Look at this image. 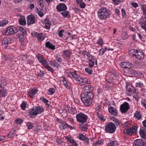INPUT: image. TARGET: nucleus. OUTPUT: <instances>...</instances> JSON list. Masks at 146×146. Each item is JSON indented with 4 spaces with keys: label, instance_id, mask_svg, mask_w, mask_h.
<instances>
[{
    "label": "nucleus",
    "instance_id": "1",
    "mask_svg": "<svg viewBox=\"0 0 146 146\" xmlns=\"http://www.w3.org/2000/svg\"><path fill=\"white\" fill-rule=\"evenodd\" d=\"M110 11L104 7L101 8L97 13L98 18L101 20H105L110 17Z\"/></svg>",
    "mask_w": 146,
    "mask_h": 146
},
{
    "label": "nucleus",
    "instance_id": "2",
    "mask_svg": "<svg viewBox=\"0 0 146 146\" xmlns=\"http://www.w3.org/2000/svg\"><path fill=\"white\" fill-rule=\"evenodd\" d=\"M81 100L83 103L86 106H90L92 103V99L94 97L92 93L81 94L80 95Z\"/></svg>",
    "mask_w": 146,
    "mask_h": 146
},
{
    "label": "nucleus",
    "instance_id": "3",
    "mask_svg": "<svg viewBox=\"0 0 146 146\" xmlns=\"http://www.w3.org/2000/svg\"><path fill=\"white\" fill-rule=\"evenodd\" d=\"M43 110V109L40 106L33 107V108L29 110L30 117L32 118L33 116L41 113Z\"/></svg>",
    "mask_w": 146,
    "mask_h": 146
},
{
    "label": "nucleus",
    "instance_id": "4",
    "mask_svg": "<svg viewBox=\"0 0 146 146\" xmlns=\"http://www.w3.org/2000/svg\"><path fill=\"white\" fill-rule=\"evenodd\" d=\"M76 119L78 122L84 123L87 121L88 116L80 112L76 114Z\"/></svg>",
    "mask_w": 146,
    "mask_h": 146
},
{
    "label": "nucleus",
    "instance_id": "5",
    "mask_svg": "<svg viewBox=\"0 0 146 146\" xmlns=\"http://www.w3.org/2000/svg\"><path fill=\"white\" fill-rule=\"evenodd\" d=\"M116 129V126L113 123H109L105 126V131L107 133H112L115 131Z\"/></svg>",
    "mask_w": 146,
    "mask_h": 146
},
{
    "label": "nucleus",
    "instance_id": "6",
    "mask_svg": "<svg viewBox=\"0 0 146 146\" xmlns=\"http://www.w3.org/2000/svg\"><path fill=\"white\" fill-rule=\"evenodd\" d=\"M137 127L135 126H133L132 127L127 129H125L124 132L125 133L129 135H131L133 133H136Z\"/></svg>",
    "mask_w": 146,
    "mask_h": 146
},
{
    "label": "nucleus",
    "instance_id": "7",
    "mask_svg": "<svg viewBox=\"0 0 146 146\" xmlns=\"http://www.w3.org/2000/svg\"><path fill=\"white\" fill-rule=\"evenodd\" d=\"M129 108V104L126 102L124 103L120 106V110L122 113H125Z\"/></svg>",
    "mask_w": 146,
    "mask_h": 146
},
{
    "label": "nucleus",
    "instance_id": "8",
    "mask_svg": "<svg viewBox=\"0 0 146 146\" xmlns=\"http://www.w3.org/2000/svg\"><path fill=\"white\" fill-rule=\"evenodd\" d=\"M27 24L28 25L35 23V17L33 15L28 16L27 17Z\"/></svg>",
    "mask_w": 146,
    "mask_h": 146
},
{
    "label": "nucleus",
    "instance_id": "9",
    "mask_svg": "<svg viewBox=\"0 0 146 146\" xmlns=\"http://www.w3.org/2000/svg\"><path fill=\"white\" fill-rule=\"evenodd\" d=\"M94 87L90 85H86L83 88L84 93L82 94H86L89 93H92L94 90Z\"/></svg>",
    "mask_w": 146,
    "mask_h": 146
},
{
    "label": "nucleus",
    "instance_id": "10",
    "mask_svg": "<svg viewBox=\"0 0 146 146\" xmlns=\"http://www.w3.org/2000/svg\"><path fill=\"white\" fill-rule=\"evenodd\" d=\"M126 88L127 92H128L129 93H131L132 94L135 93L136 90L130 84L127 83L126 84Z\"/></svg>",
    "mask_w": 146,
    "mask_h": 146
},
{
    "label": "nucleus",
    "instance_id": "11",
    "mask_svg": "<svg viewBox=\"0 0 146 146\" xmlns=\"http://www.w3.org/2000/svg\"><path fill=\"white\" fill-rule=\"evenodd\" d=\"M120 65L121 67L125 68H129L133 66V65L131 63L127 62H122L120 63Z\"/></svg>",
    "mask_w": 146,
    "mask_h": 146
},
{
    "label": "nucleus",
    "instance_id": "12",
    "mask_svg": "<svg viewBox=\"0 0 146 146\" xmlns=\"http://www.w3.org/2000/svg\"><path fill=\"white\" fill-rule=\"evenodd\" d=\"M132 55L133 56H135L137 59L139 60H142L144 58V57L143 52H138V51L136 54L132 53Z\"/></svg>",
    "mask_w": 146,
    "mask_h": 146
},
{
    "label": "nucleus",
    "instance_id": "13",
    "mask_svg": "<svg viewBox=\"0 0 146 146\" xmlns=\"http://www.w3.org/2000/svg\"><path fill=\"white\" fill-rule=\"evenodd\" d=\"M56 9L58 11H65L67 9L66 5L63 3H60L56 7Z\"/></svg>",
    "mask_w": 146,
    "mask_h": 146
},
{
    "label": "nucleus",
    "instance_id": "14",
    "mask_svg": "<svg viewBox=\"0 0 146 146\" xmlns=\"http://www.w3.org/2000/svg\"><path fill=\"white\" fill-rule=\"evenodd\" d=\"M38 92V90L36 88H31L28 92L29 96L31 98H33L34 96Z\"/></svg>",
    "mask_w": 146,
    "mask_h": 146
},
{
    "label": "nucleus",
    "instance_id": "15",
    "mask_svg": "<svg viewBox=\"0 0 146 146\" xmlns=\"http://www.w3.org/2000/svg\"><path fill=\"white\" fill-rule=\"evenodd\" d=\"M109 112L111 114L117 116V111L116 109L113 107L111 106L108 108Z\"/></svg>",
    "mask_w": 146,
    "mask_h": 146
},
{
    "label": "nucleus",
    "instance_id": "16",
    "mask_svg": "<svg viewBox=\"0 0 146 146\" xmlns=\"http://www.w3.org/2000/svg\"><path fill=\"white\" fill-rule=\"evenodd\" d=\"M9 43V38L8 37H6L4 38L2 41L3 47L4 48H7Z\"/></svg>",
    "mask_w": 146,
    "mask_h": 146
},
{
    "label": "nucleus",
    "instance_id": "17",
    "mask_svg": "<svg viewBox=\"0 0 146 146\" xmlns=\"http://www.w3.org/2000/svg\"><path fill=\"white\" fill-rule=\"evenodd\" d=\"M139 133L140 136L143 139L146 138V131L145 128L143 127H141L139 131Z\"/></svg>",
    "mask_w": 146,
    "mask_h": 146
},
{
    "label": "nucleus",
    "instance_id": "18",
    "mask_svg": "<svg viewBox=\"0 0 146 146\" xmlns=\"http://www.w3.org/2000/svg\"><path fill=\"white\" fill-rule=\"evenodd\" d=\"M88 82V79L86 78H80L76 82L80 86H83L86 84Z\"/></svg>",
    "mask_w": 146,
    "mask_h": 146
},
{
    "label": "nucleus",
    "instance_id": "19",
    "mask_svg": "<svg viewBox=\"0 0 146 146\" xmlns=\"http://www.w3.org/2000/svg\"><path fill=\"white\" fill-rule=\"evenodd\" d=\"M134 146H143L144 142L143 140L137 139L135 140L133 144Z\"/></svg>",
    "mask_w": 146,
    "mask_h": 146
},
{
    "label": "nucleus",
    "instance_id": "20",
    "mask_svg": "<svg viewBox=\"0 0 146 146\" xmlns=\"http://www.w3.org/2000/svg\"><path fill=\"white\" fill-rule=\"evenodd\" d=\"M103 143L104 140L102 139H99L96 141H93V144L95 146H98L99 145H102Z\"/></svg>",
    "mask_w": 146,
    "mask_h": 146
},
{
    "label": "nucleus",
    "instance_id": "21",
    "mask_svg": "<svg viewBox=\"0 0 146 146\" xmlns=\"http://www.w3.org/2000/svg\"><path fill=\"white\" fill-rule=\"evenodd\" d=\"M25 35V34H23V33H19L17 34V36L19 38L20 42H22L23 41Z\"/></svg>",
    "mask_w": 146,
    "mask_h": 146
},
{
    "label": "nucleus",
    "instance_id": "22",
    "mask_svg": "<svg viewBox=\"0 0 146 146\" xmlns=\"http://www.w3.org/2000/svg\"><path fill=\"white\" fill-rule=\"evenodd\" d=\"M44 23L45 24V28L47 29H50V23L49 19L47 18L45 19L44 21Z\"/></svg>",
    "mask_w": 146,
    "mask_h": 146
},
{
    "label": "nucleus",
    "instance_id": "23",
    "mask_svg": "<svg viewBox=\"0 0 146 146\" xmlns=\"http://www.w3.org/2000/svg\"><path fill=\"white\" fill-rule=\"evenodd\" d=\"M19 24L21 25H25L26 24V22L25 18L22 17L19 19Z\"/></svg>",
    "mask_w": 146,
    "mask_h": 146
},
{
    "label": "nucleus",
    "instance_id": "24",
    "mask_svg": "<svg viewBox=\"0 0 146 146\" xmlns=\"http://www.w3.org/2000/svg\"><path fill=\"white\" fill-rule=\"evenodd\" d=\"M17 31L16 28L13 26L10 27V35L16 33Z\"/></svg>",
    "mask_w": 146,
    "mask_h": 146
},
{
    "label": "nucleus",
    "instance_id": "25",
    "mask_svg": "<svg viewBox=\"0 0 146 146\" xmlns=\"http://www.w3.org/2000/svg\"><path fill=\"white\" fill-rule=\"evenodd\" d=\"M45 46L52 50H54L55 48V46L49 42H47L45 44Z\"/></svg>",
    "mask_w": 146,
    "mask_h": 146
},
{
    "label": "nucleus",
    "instance_id": "26",
    "mask_svg": "<svg viewBox=\"0 0 146 146\" xmlns=\"http://www.w3.org/2000/svg\"><path fill=\"white\" fill-rule=\"evenodd\" d=\"M139 23L141 25L142 29L146 31V21L141 20L139 22Z\"/></svg>",
    "mask_w": 146,
    "mask_h": 146
},
{
    "label": "nucleus",
    "instance_id": "27",
    "mask_svg": "<svg viewBox=\"0 0 146 146\" xmlns=\"http://www.w3.org/2000/svg\"><path fill=\"white\" fill-rule=\"evenodd\" d=\"M70 126L65 122H62L60 127L61 130H63L66 128H69Z\"/></svg>",
    "mask_w": 146,
    "mask_h": 146
},
{
    "label": "nucleus",
    "instance_id": "28",
    "mask_svg": "<svg viewBox=\"0 0 146 146\" xmlns=\"http://www.w3.org/2000/svg\"><path fill=\"white\" fill-rule=\"evenodd\" d=\"M71 75L74 78L76 82L81 78L79 75L76 74V71L74 73H71Z\"/></svg>",
    "mask_w": 146,
    "mask_h": 146
},
{
    "label": "nucleus",
    "instance_id": "29",
    "mask_svg": "<svg viewBox=\"0 0 146 146\" xmlns=\"http://www.w3.org/2000/svg\"><path fill=\"white\" fill-rule=\"evenodd\" d=\"M134 116L138 120L140 119L141 117V115L140 112L138 111H136L134 113Z\"/></svg>",
    "mask_w": 146,
    "mask_h": 146
},
{
    "label": "nucleus",
    "instance_id": "30",
    "mask_svg": "<svg viewBox=\"0 0 146 146\" xmlns=\"http://www.w3.org/2000/svg\"><path fill=\"white\" fill-rule=\"evenodd\" d=\"M63 53L66 56L68 57H70L72 54L71 52L68 50H64Z\"/></svg>",
    "mask_w": 146,
    "mask_h": 146
},
{
    "label": "nucleus",
    "instance_id": "31",
    "mask_svg": "<svg viewBox=\"0 0 146 146\" xmlns=\"http://www.w3.org/2000/svg\"><path fill=\"white\" fill-rule=\"evenodd\" d=\"M129 72L132 76H137V72L133 69L130 70Z\"/></svg>",
    "mask_w": 146,
    "mask_h": 146
},
{
    "label": "nucleus",
    "instance_id": "32",
    "mask_svg": "<svg viewBox=\"0 0 146 146\" xmlns=\"http://www.w3.org/2000/svg\"><path fill=\"white\" fill-rule=\"evenodd\" d=\"M88 61H95L96 64H97V60L96 58L94 56L91 55L89 57L88 59Z\"/></svg>",
    "mask_w": 146,
    "mask_h": 146
},
{
    "label": "nucleus",
    "instance_id": "33",
    "mask_svg": "<svg viewBox=\"0 0 146 146\" xmlns=\"http://www.w3.org/2000/svg\"><path fill=\"white\" fill-rule=\"evenodd\" d=\"M133 64L137 68H139L141 66L142 63L141 62L136 61L134 62Z\"/></svg>",
    "mask_w": 146,
    "mask_h": 146
},
{
    "label": "nucleus",
    "instance_id": "34",
    "mask_svg": "<svg viewBox=\"0 0 146 146\" xmlns=\"http://www.w3.org/2000/svg\"><path fill=\"white\" fill-rule=\"evenodd\" d=\"M118 145V142L116 141H110V143H108L107 146H117Z\"/></svg>",
    "mask_w": 146,
    "mask_h": 146
},
{
    "label": "nucleus",
    "instance_id": "35",
    "mask_svg": "<svg viewBox=\"0 0 146 146\" xmlns=\"http://www.w3.org/2000/svg\"><path fill=\"white\" fill-rule=\"evenodd\" d=\"M37 38L38 41L43 40L44 38V37L42 35L41 33L38 34L37 36Z\"/></svg>",
    "mask_w": 146,
    "mask_h": 146
},
{
    "label": "nucleus",
    "instance_id": "36",
    "mask_svg": "<svg viewBox=\"0 0 146 146\" xmlns=\"http://www.w3.org/2000/svg\"><path fill=\"white\" fill-rule=\"evenodd\" d=\"M121 37L123 39H127L128 37L127 34L125 32H123L121 35Z\"/></svg>",
    "mask_w": 146,
    "mask_h": 146
},
{
    "label": "nucleus",
    "instance_id": "37",
    "mask_svg": "<svg viewBox=\"0 0 146 146\" xmlns=\"http://www.w3.org/2000/svg\"><path fill=\"white\" fill-rule=\"evenodd\" d=\"M107 48L105 47L104 48H102L100 49L98 51L99 54L100 55H103L106 50Z\"/></svg>",
    "mask_w": 146,
    "mask_h": 146
},
{
    "label": "nucleus",
    "instance_id": "38",
    "mask_svg": "<svg viewBox=\"0 0 146 146\" xmlns=\"http://www.w3.org/2000/svg\"><path fill=\"white\" fill-rule=\"evenodd\" d=\"M6 95V92L5 90L3 89L0 90V97L5 96Z\"/></svg>",
    "mask_w": 146,
    "mask_h": 146
},
{
    "label": "nucleus",
    "instance_id": "39",
    "mask_svg": "<svg viewBox=\"0 0 146 146\" xmlns=\"http://www.w3.org/2000/svg\"><path fill=\"white\" fill-rule=\"evenodd\" d=\"M65 138L68 142H69L70 143H72V144H74L75 143H76L74 140L71 139L70 137L66 136Z\"/></svg>",
    "mask_w": 146,
    "mask_h": 146
},
{
    "label": "nucleus",
    "instance_id": "40",
    "mask_svg": "<svg viewBox=\"0 0 146 146\" xmlns=\"http://www.w3.org/2000/svg\"><path fill=\"white\" fill-rule=\"evenodd\" d=\"M36 56L40 62L45 59L40 54H38L36 55Z\"/></svg>",
    "mask_w": 146,
    "mask_h": 146
},
{
    "label": "nucleus",
    "instance_id": "41",
    "mask_svg": "<svg viewBox=\"0 0 146 146\" xmlns=\"http://www.w3.org/2000/svg\"><path fill=\"white\" fill-rule=\"evenodd\" d=\"M63 84L65 87L68 89H70V87L68 85L67 82L64 77L63 78Z\"/></svg>",
    "mask_w": 146,
    "mask_h": 146
},
{
    "label": "nucleus",
    "instance_id": "42",
    "mask_svg": "<svg viewBox=\"0 0 146 146\" xmlns=\"http://www.w3.org/2000/svg\"><path fill=\"white\" fill-rule=\"evenodd\" d=\"M4 111L1 110H0V120H3L4 119Z\"/></svg>",
    "mask_w": 146,
    "mask_h": 146
},
{
    "label": "nucleus",
    "instance_id": "43",
    "mask_svg": "<svg viewBox=\"0 0 146 146\" xmlns=\"http://www.w3.org/2000/svg\"><path fill=\"white\" fill-rule=\"evenodd\" d=\"M8 23L7 20H4L2 21H0V27H3L6 25Z\"/></svg>",
    "mask_w": 146,
    "mask_h": 146
},
{
    "label": "nucleus",
    "instance_id": "44",
    "mask_svg": "<svg viewBox=\"0 0 146 146\" xmlns=\"http://www.w3.org/2000/svg\"><path fill=\"white\" fill-rule=\"evenodd\" d=\"M6 85V83L4 80H1L0 81V87L1 88L4 87Z\"/></svg>",
    "mask_w": 146,
    "mask_h": 146
},
{
    "label": "nucleus",
    "instance_id": "45",
    "mask_svg": "<svg viewBox=\"0 0 146 146\" xmlns=\"http://www.w3.org/2000/svg\"><path fill=\"white\" fill-rule=\"evenodd\" d=\"M19 31L21 32V33H23V34H26L27 33V31L25 29H24V28L22 27H21L19 28Z\"/></svg>",
    "mask_w": 146,
    "mask_h": 146
},
{
    "label": "nucleus",
    "instance_id": "46",
    "mask_svg": "<svg viewBox=\"0 0 146 146\" xmlns=\"http://www.w3.org/2000/svg\"><path fill=\"white\" fill-rule=\"evenodd\" d=\"M27 102L25 101L23 102L22 104L21 105V109L23 110H25L27 105Z\"/></svg>",
    "mask_w": 146,
    "mask_h": 146
},
{
    "label": "nucleus",
    "instance_id": "47",
    "mask_svg": "<svg viewBox=\"0 0 146 146\" xmlns=\"http://www.w3.org/2000/svg\"><path fill=\"white\" fill-rule=\"evenodd\" d=\"M142 9L143 11V15L146 16V6L145 5H141Z\"/></svg>",
    "mask_w": 146,
    "mask_h": 146
},
{
    "label": "nucleus",
    "instance_id": "48",
    "mask_svg": "<svg viewBox=\"0 0 146 146\" xmlns=\"http://www.w3.org/2000/svg\"><path fill=\"white\" fill-rule=\"evenodd\" d=\"M79 139L81 140H84L86 137L83 135V134H80L78 136Z\"/></svg>",
    "mask_w": 146,
    "mask_h": 146
},
{
    "label": "nucleus",
    "instance_id": "49",
    "mask_svg": "<svg viewBox=\"0 0 146 146\" xmlns=\"http://www.w3.org/2000/svg\"><path fill=\"white\" fill-rule=\"evenodd\" d=\"M9 27H8L7 29L3 31V34L5 35H9V32H8V30H9Z\"/></svg>",
    "mask_w": 146,
    "mask_h": 146
},
{
    "label": "nucleus",
    "instance_id": "50",
    "mask_svg": "<svg viewBox=\"0 0 146 146\" xmlns=\"http://www.w3.org/2000/svg\"><path fill=\"white\" fill-rule=\"evenodd\" d=\"M64 11L61 13V14L64 17L68 16L69 15V12L67 11Z\"/></svg>",
    "mask_w": 146,
    "mask_h": 146
},
{
    "label": "nucleus",
    "instance_id": "51",
    "mask_svg": "<svg viewBox=\"0 0 146 146\" xmlns=\"http://www.w3.org/2000/svg\"><path fill=\"white\" fill-rule=\"evenodd\" d=\"M15 122L17 124H20L22 123L23 121L21 119L19 118L16 119Z\"/></svg>",
    "mask_w": 146,
    "mask_h": 146
},
{
    "label": "nucleus",
    "instance_id": "52",
    "mask_svg": "<svg viewBox=\"0 0 146 146\" xmlns=\"http://www.w3.org/2000/svg\"><path fill=\"white\" fill-rule=\"evenodd\" d=\"M82 54L87 57V59H88V57H90V56L91 55L88 52L85 51H83L82 52Z\"/></svg>",
    "mask_w": 146,
    "mask_h": 146
},
{
    "label": "nucleus",
    "instance_id": "53",
    "mask_svg": "<svg viewBox=\"0 0 146 146\" xmlns=\"http://www.w3.org/2000/svg\"><path fill=\"white\" fill-rule=\"evenodd\" d=\"M97 43L99 46H102L103 44V41L102 39L101 38H99L97 41Z\"/></svg>",
    "mask_w": 146,
    "mask_h": 146
},
{
    "label": "nucleus",
    "instance_id": "54",
    "mask_svg": "<svg viewBox=\"0 0 146 146\" xmlns=\"http://www.w3.org/2000/svg\"><path fill=\"white\" fill-rule=\"evenodd\" d=\"M38 0V3L40 5L42 8L44 7V2L42 0Z\"/></svg>",
    "mask_w": 146,
    "mask_h": 146
},
{
    "label": "nucleus",
    "instance_id": "55",
    "mask_svg": "<svg viewBox=\"0 0 146 146\" xmlns=\"http://www.w3.org/2000/svg\"><path fill=\"white\" fill-rule=\"evenodd\" d=\"M45 68L47 69L48 71H50L52 73H53L54 72V70L53 69L48 65Z\"/></svg>",
    "mask_w": 146,
    "mask_h": 146
},
{
    "label": "nucleus",
    "instance_id": "56",
    "mask_svg": "<svg viewBox=\"0 0 146 146\" xmlns=\"http://www.w3.org/2000/svg\"><path fill=\"white\" fill-rule=\"evenodd\" d=\"M135 86L137 87L140 88L143 86V85L141 82H138L136 83Z\"/></svg>",
    "mask_w": 146,
    "mask_h": 146
},
{
    "label": "nucleus",
    "instance_id": "57",
    "mask_svg": "<svg viewBox=\"0 0 146 146\" xmlns=\"http://www.w3.org/2000/svg\"><path fill=\"white\" fill-rule=\"evenodd\" d=\"M88 61L89 66L90 67H93L94 66L95 61Z\"/></svg>",
    "mask_w": 146,
    "mask_h": 146
},
{
    "label": "nucleus",
    "instance_id": "58",
    "mask_svg": "<svg viewBox=\"0 0 146 146\" xmlns=\"http://www.w3.org/2000/svg\"><path fill=\"white\" fill-rule=\"evenodd\" d=\"M27 126L28 129H32L33 128V125L30 122H28L27 123Z\"/></svg>",
    "mask_w": 146,
    "mask_h": 146
},
{
    "label": "nucleus",
    "instance_id": "59",
    "mask_svg": "<svg viewBox=\"0 0 146 146\" xmlns=\"http://www.w3.org/2000/svg\"><path fill=\"white\" fill-rule=\"evenodd\" d=\"M85 71L86 72L88 73L89 74H91L92 73V71L91 68H85Z\"/></svg>",
    "mask_w": 146,
    "mask_h": 146
},
{
    "label": "nucleus",
    "instance_id": "60",
    "mask_svg": "<svg viewBox=\"0 0 146 146\" xmlns=\"http://www.w3.org/2000/svg\"><path fill=\"white\" fill-rule=\"evenodd\" d=\"M40 100L44 102L45 104H48L49 102L44 97H42L40 98Z\"/></svg>",
    "mask_w": 146,
    "mask_h": 146
},
{
    "label": "nucleus",
    "instance_id": "61",
    "mask_svg": "<svg viewBox=\"0 0 146 146\" xmlns=\"http://www.w3.org/2000/svg\"><path fill=\"white\" fill-rule=\"evenodd\" d=\"M40 63H41L45 67L48 65L45 59L42 61H41Z\"/></svg>",
    "mask_w": 146,
    "mask_h": 146
},
{
    "label": "nucleus",
    "instance_id": "62",
    "mask_svg": "<svg viewBox=\"0 0 146 146\" xmlns=\"http://www.w3.org/2000/svg\"><path fill=\"white\" fill-rule=\"evenodd\" d=\"M49 92L51 95L53 94L55 92V90L53 88H50L49 90Z\"/></svg>",
    "mask_w": 146,
    "mask_h": 146
},
{
    "label": "nucleus",
    "instance_id": "63",
    "mask_svg": "<svg viewBox=\"0 0 146 146\" xmlns=\"http://www.w3.org/2000/svg\"><path fill=\"white\" fill-rule=\"evenodd\" d=\"M15 130L14 129H13L11 130V132H10V134L11 133V135H10V137H12L15 134Z\"/></svg>",
    "mask_w": 146,
    "mask_h": 146
},
{
    "label": "nucleus",
    "instance_id": "64",
    "mask_svg": "<svg viewBox=\"0 0 146 146\" xmlns=\"http://www.w3.org/2000/svg\"><path fill=\"white\" fill-rule=\"evenodd\" d=\"M137 50L134 49H131L129 51V53H135V54H136V53H137Z\"/></svg>",
    "mask_w": 146,
    "mask_h": 146
}]
</instances>
